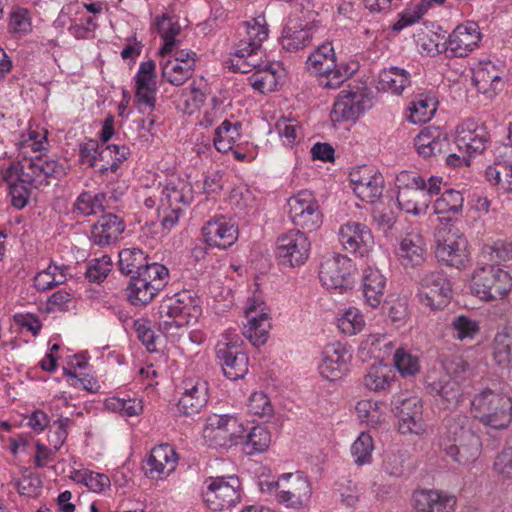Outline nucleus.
<instances>
[{
	"mask_svg": "<svg viewBox=\"0 0 512 512\" xmlns=\"http://www.w3.org/2000/svg\"><path fill=\"white\" fill-rule=\"evenodd\" d=\"M397 202L401 209L413 215L427 211L431 197L440 192L442 178L431 176L425 180L414 172L403 171L397 176Z\"/></svg>",
	"mask_w": 512,
	"mask_h": 512,
	"instance_id": "3",
	"label": "nucleus"
},
{
	"mask_svg": "<svg viewBox=\"0 0 512 512\" xmlns=\"http://www.w3.org/2000/svg\"><path fill=\"white\" fill-rule=\"evenodd\" d=\"M204 485L203 499L211 510L230 508L240 501V481L237 477H209Z\"/></svg>",
	"mask_w": 512,
	"mask_h": 512,
	"instance_id": "13",
	"label": "nucleus"
},
{
	"mask_svg": "<svg viewBox=\"0 0 512 512\" xmlns=\"http://www.w3.org/2000/svg\"><path fill=\"white\" fill-rule=\"evenodd\" d=\"M47 131L40 133L37 130L30 129L27 134L22 135L19 142L20 149L26 153L29 149L33 152H41L46 149Z\"/></svg>",
	"mask_w": 512,
	"mask_h": 512,
	"instance_id": "62",
	"label": "nucleus"
},
{
	"mask_svg": "<svg viewBox=\"0 0 512 512\" xmlns=\"http://www.w3.org/2000/svg\"><path fill=\"white\" fill-rule=\"evenodd\" d=\"M216 354L223 372L230 380H238L248 373L249 359L243 341L235 332H225L216 345Z\"/></svg>",
	"mask_w": 512,
	"mask_h": 512,
	"instance_id": "8",
	"label": "nucleus"
},
{
	"mask_svg": "<svg viewBox=\"0 0 512 512\" xmlns=\"http://www.w3.org/2000/svg\"><path fill=\"white\" fill-rule=\"evenodd\" d=\"M289 216L294 225L314 231L322 224V213L314 195L303 190L288 200Z\"/></svg>",
	"mask_w": 512,
	"mask_h": 512,
	"instance_id": "15",
	"label": "nucleus"
},
{
	"mask_svg": "<svg viewBox=\"0 0 512 512\" xmlns=\"http://www.w3.org/2000/svg\"><path fill=\"white\" fill-rule=\"evenodd\" d=\"M71 479L77 484L86 486L95 493H100L110 487V479L107 475L88 469L74 470L71 474Z\"/></svg>",
	"mask_w": 512,
	"mask_h": 512,
	"instance_id": "47",
	"label": "nucleus"
},
{
	"mask_svg": "<svg viewBox=\"0 0 512 512\" xmlns=\"http://www.w3.org/2000/svg\"><path fill=\"white\" fill-rule=\"evenodd\" d=\"M338 236L346 251L361 257L367 256L374 246L371 230L365 224L357 221H348L341 225Z\"/></svg>",
	"mask_w": 512,
	"mask_h": 512,
	"instance_id": "20",
	"label": "nucleus"
},
{
	"mask_svg": "<svg viewBox=\"0 0 512 512\" xmlns=\"http://www.w3.org/2000/svg\"><path fill=\"white\" fill-rule=\"evenodd\" d=\"M106 407L109 410L119 412L126 416H137L143 411L142 400L140 399H122L112 397L106 400Z\"/></svg>",
	"mask_w": 512,
	"mask_h": 512,
	"instance_id": "60",
	"label": "nucleus"
},
{
	"mask_svg": "<svg viewBox=\"0 0 512 512\" xmlns=\"http://www.w3.org/2000/svg\"><path fill=\"white\" fill-rule=\"evenodd\" d=\"M169 270L162 264L152 263L139 275H133L128 287V298L133 305H146L168 283Z\"/></svg>",
	"mask_w": 512,
	"mask_h": 512,
	"instance_id": "7",
	"label": "nucleus"
},
{
	"mask_svg": "<svg viewBox=\"0 0 512 512\" xmlns=\"http://www.w3.org/2000/svg\"><path fill=\"white\" fill-rule=\"evenodd\" d=\"M386 278L374 267H367L363 272L362 288L365 302L371 308H377L383 299Z\"/></svg>",
	"mask_w": 512,
	"mask_h": 512,
	"instance_id": "38",
	"label": "nucleus"
},
{
	"mask_svg": "<svg viewBox=\"0 0 512 512\" xmlns=\"http://www.w3.org/2000/svg\"><path fill=\"white\" fill-rule=\"evenodd\" d=\"M36 158L38 162L36 169L40 173L43 185L49 183L48 178L59 179L66 174V161L43 159L39 156Z\"/></svg>",
	"mask_w": 512,
	"mask_h": 512,
	"instance_id": "59",
	"label": "nucleus"
},
{
	"mask_svg": "<svg viewBox=\"0 0 512 512\" xmlns=\"http://www.w3.org/2000/svg\"><path fill=\"white\" fill-rule=\"evenodd\" d=\"M159 314L162 318H194L201 315V307L190 295L182 294L176 298L164 300L159 306Z\"/></svg>",
	"mask_w": 512,
	"mask_h": 512,
	"instance_id": "33",
	"label": "nucleus"
},
{
	"mask_svg": "<svg viewBox=\"0 0 512 512\" xmlns=\"http://www.w3.org/2000/svg\"><path fill=\"white\" fill-rule=\"evenodd\" d=\"M66 273L63 267L50 264L34 277V286L39 291H47L56 285L64 283Z\"/></svg>",
	"mask_w": 512,
	"mask_h": 512,
	"instance_id": "54",
	"label": "nucleus"
},
{
	"mask_svg": "<svg viewBox=\"0 0 512 512\" xmlns=\"http://www.w3.org/2000/svg\"><path fill=\"white\" fill-rule=\"evenodd\" d=\"M193 198L192 185L183 179H175L164 186L161 204L172 210L173 213H180L183 207L191 204Z\"/></svg>",
	"mask_w": 512,
	"mask_h": 512,
	"instance_id": "31",
	"label": "nucleus"
},
{
	"mask_svg": "<svg viewBox=\"0 0 512 512\" xmlns=\"http://www.w3.org/2000/svg\"><path fill=\"white\" fill-rule=\"evenodd\" d=\"M471 411L484 426L505 429L512 422V398L498 390L484 389L473 397Z\"/></svg>",
	"mask_w": 512,
	"mask_h": 512,
	"instance_id": "4",
	"label": "nucleus"
},
{
	"mask_svg": "<svg viewBox=\"0 0 512 512\" xmlns=\"http://www.w3.org/2000/svg\"><path fill=\"white\" fill-rule=\"evenodd\" d=\"M124 230V222L118 216L106 214L92 226L91 240L99 246L110 245L119 238Z\"/></svg>",
	"mask_w": 512,
	"mask_h": 512,
	"instance_id": "34",
	"label": "nucleus"
},
{
	"mask_svg": "<svg viewBox=\"0 0 512 512\" xmlns=\"http://www.w3.org/2000/svg\"><path fill=\"white\" fill-rule=\"evenodd\" d=\"M449 142L446 134L437 127H426L415 138L414 145L423 157L435 156L447 148Z\"/></svg>",
	"mask_w": 512,
	"mask_h": 512,
	"instance_id": "37",
	"label": "nucleus"
},
{
	"mask_svg": "<svg viewBox=\"0 0 512 512\" xmlns=\"http://www.w3.org/2000/svg\"><path fill=\"white\" fill-rule=\"evenodd\" d=\"M395 410L398 431L401 434L421 437L428 433V425L423 418V406L418 397H398Z\"/></svg>",
	"mask_w": 512,
	"mask_h": 512,
	"instance_id": "17",
	"label": "nucleus"
},
{
	"mask_svg": "<svg viewBox=\"0 0 512 512\" xmlns=\"http://www.w3.org/2000/svg\"><path fill=\"white\" fill-rule=\"evenodd\" d=\"M399 263L406 269L422 265L426 259V243L421 232L413 229L407 232L399 242L396 251Z\"/></svg>",
	"mask_w": 512,
	"mask_h": 512,
	"instance_id": "26",
	"label": "nucleus"
},
{
	"mask_svg": "<svg viewBox=\"0 0 512 512\" xmlns=\"http://www.w3.org/2000/svg\"><path fill=\"white\" fill-rule=\"evenodd\" d=\"M155 69L154 61L142 62L135 76V98L139 105L150 110L155 107L158 90Z\"/></svg>",
	"mask_w": 512,
	"mask_h": 512,
	"instance_id": "28",
	"label": "nucleus"
},
{
	"mask_svg": "<svg viewBox=\"0 0 512 512\" xmlns=\"http://www.w3.org/2000/svg\"><path fill=\"white\" fill-rule=\"evenodd\" d=\"M349 179L354 194L362 201L373 204L381 197L384 179L375 169L357 166L349 173Z\"/></svg>",
	"mask_w": 512,
	"mask_h": 512,
	"instance_id": "18",
	"label": "nucleus"
},
{
	"mask_svg": "<svg viewBox=\"0 0 512 512\" xmlns=\"http://www.w3.org/2000/svg\"><path fill=\"white\" fill-rule=\"evenodd\" d=\"M308 70L318 76L319 84L328 90L338 89L354 72L346 64H338L332 43L325 42L307 59Z\"/></svg>",
	"mask_w": 512,
	"mask_h": 512,
	"instance_id": "5",
	"label": "nucleus"
},
{
	"mask_svg": "<svg viewBox=\"0 0 512 512\" xmlns=\"http://www.w3.org/2000/svg\"><path fill=\"white\" fill-rule=\"evenodd\" d=\"M310 242L300 230H290L280 235L276 242V256L288 267H299L309 258Z\"/></svg>",
	"mask_w": 512,
	"mask_h": 512,
	"instance_id": "16",
	"label": "nucleus"
},
{
	"mask_svg": "<svg viewBox=\"0 0 512 512\" xmlns=\"http://www.w3.org/2000/svg\"><path fill=\"white\" fill-rule=\"evenodd\" d=\"M106 195L104 193L92 194L90 192L82 193L74 204L75 211L83 216H89L102 212Z\"/></svg>",
	"mask_w": 512,
	"mask_h": 512,
	"instance_id": "57",
	"label": "nucleus"
},
{
	"mask_svg": "<svg viewBox=\"0 0 512 512\" xmlns=\"http://www.w3.org/2000/svg\"><path fill=\"white\" fill-rule=\"evenodd\" d=\"M438 261L457 269L464 268L470 260L468 241L457 229L440 228L435 233Z\"/></svg>",
	"mask_w": 512,
	"mask_h": 512,
	"instance_id": "11",
	"label": "nucleus"
},
{
	"mask_svg": "<svg viewBox=\"0 0 512 512\" xmlns=\"http://www.w3.org/2000/svg\"><path fill=\"white\" fill-rule=\"evenodd\" d=\"M31 27L29 11L23 7H13L9 13V29L14 33L27 32Z\"/></svg>",
	"mask_w": 512,
	"mask_h": 512,
	"instance_id": "64",
	"label": "nucleus"
},
{
	"mask_svg": "<svg viewBox=\"0 0 512 512\" xmlns=\"http://www.w3.org/2000/svg\"><path fill=\"white\" fill-rule=\"evenodd\" d=\"M317 31V24L312 22L290 23L282 32V47L289 52L306 48L312 42Z\"/></svg>",
	"mask_w": 512,
	"mask_h": 512,
	"instance_id": "32",
	"label": "nucleus"
},
{
	"mask_svg": "<svg viewBox=\"0 0 512 512\" xmlns=\"http://www.w3.org/2000/svg\"><path fill=\"white\" fill-rule=\"evenodd\" d=\"M471 288L481 299H502L512 288V278L496 265H485L474 271Z\"/></svg>",
	"mask_w": 512,
	"mask_h": 512,
	"instance_id": "10",
	"label": "nucleus"
},
{
	"mask_svg": "<svg viewBox=\"0 0 512 512\" xmlns=\"http://www.w3.org/2000/svg\"><path fill=\"white\" fill-rule=\"evenodd\" d=\"M351 360L352 354L345 345L339 342L328 344L322 351L319 373L329 381H337L348 373Z\"/></svg>",
	"mask_w": 512,
	"mask_h": 512,
	"instance_id": "19",
	"label": "nucleus"
},
{
	"mask_svg": "<svg viewBox=\"0 0 512 512\" xmlns=\"http://www.w3.org/2000/svg\"><path fill=\"white\" fill-rule=\"evenodd\" d=\"M160 66L162 78L173 86L183 85L192 77L195 70V67L178 63L167 57L162 58Z\"/></svg>",
	"mask_w": 512,
	"mask_h": 512,
	"instance_id": "43",
	"label": "nucleus"
},
{
	"mask_svg": "<svg viewBox=\"0 0 512 512\" xmlns=\"http://www.w3.org/2000/svg\"><path fill=\"white\" fill-rule=\"evenodd\" d=\"M177 412L190 417L199 414L209 401V384L200 376H187L178 386Z\"/></svg>",
	"mask_w": 512,
	"mask_h": 512,
	"instance_id": "12",
	"label": "nucleus"
},
{
	"mask_svg": "<svg viewBox=\"0 0 512 512\" xmlns=\"http://www.w3.org/2000/svg\"><path fill=\"white\" fill-rule=\"evenodd\" d=\"M440 448L452 462L467 467L480 457L482 440L471 429L466 415L453 414L444 420Z\"/></svg>",
	"mask_w": 512,
	"mask_h": 512,
	"instance_id": "2",
	"label": "nucleus"
},
{
	"mask_svg": "<svg viewBox=\"0 0 512 512\" xmlns=\"http://www.w3.org/2000/svg\"><path fill=\"white\" fill-rule=\"evenodd\" d=\"M248 412L254 416L269 421L274 416V406L269 396L263 391H254L248 397Z\"/></svg>",
	"mask_w": 512,
	"mask_h": 512,
	"instance_id": "53",
	"label": "nucleus"
},
{
	"mask_svg": "<svg viewBox=\"0 0 512 512\" xmlns=\"http://www.w3.org/2000/svg\"><path fill=\"white\" fill-rule=\"evenodd\" d=\"M351 261L341 254L325 257L320 265L319 279L328 289L343 290L348 286Z\"/></svg>",
	"mask_w": 512,
	"mask_h": 512,
	"instance_id": "25",
	"label": "nucleus"
},
{
	"mask_svg": "<svg viewBox=\"0 0 512 512\" xmlns=\"http://www.w3.org/2000/svg\"><path fill=\"white\" fill-rule=\"evenodd\" d=\"M355 411L361 423L375 428L386 421L388 407L383 401L362 399L357 402Z\"/></svg>",
	"mask_w": 512,
	"mask_h": 512,
	"instance_id": "39",
	"label": "nucleus"
},
{
	"mask_svg": "<svg viewBox=\"0 0 512 512\" xmlns=\"http://www.w3.org/2000/svg\"><path fill=\"white\" fill-rule=\"evenodd\" d=\"M464 198L459 191L449 189L436 199L433 205L437 215H455L461 212Z\"/></svg>",
	"mask_w": 512,
	"mask_h": 512,
	"instance_id": "50",
	"label": "nucleus"
},
{
	"mask_svg": "<svg viewBox=\"0 0 512 512\" xmlns=\"http://www.w3.org/2000/svg\"><path fill=\"white\" fill-rule=\"evenodd\" d=\"M177 463L178 456L172 446L158 445L147 460V474L151 479H164L176 469Z\"/></svg>",
	"mask_w": 512,
	"mask_h": 512,
	"instance_id": "29",
	"label": "nucleus"
},
{
	"mask_svg": "<svg viewBox=\"0 0 512 512\" xmlns=\"http://www.w3.org/2000/svg\"><path fill=\"white\" fill-rule=\"evenodd\" d=\"M278 489L275 500L286 508L296 510L308 507L313 494L310 479L301 471L279 475Z\"/></svg>",
	"mask_w": 512,
	"mask_h": 512,
	"instance_id": "9",
	"label": "nucleus"
},
{
	"mask_svg": "<svg viewBox=\"0 0 512 512\" xmlns=\"http://www.w3.org/2000/svg\"><path fill=\"white\" fill-rule=\"evenodd\" d=\"M371 107L370 98L360 90H343L339 93L331 113L335 122L355 121Z\"/></svg>",
	"mask_w": 512,
	"mask_h": 512,
	"instance_id": "23",
	"label": "nucleus"
},
{
	"mask_svg": "<svg viewBox=\"0 0 512 512\" xmlns=\"http://www.w3.org/2000/svg\"><path fill=\"white\" fill-rule=\"evenodd\" d=\"M37 158H25L22 162L9 165L4 178L11 185L16 186L17 182L39 187L43 185L40 173L36 169Z\"/></svg>",
	"mask_w": 512,
	"mask_h": 512,
	"instance_id": "35",
	"label": "nucleus"
},
{
	"mask_svg": "<svg viewBox=\"0 0 512 512\" xmlns=\"http://www.w3.org/2000/svg\"><path fill=\"white\" fill-rule=\"evenodd\" d=\"M239 129V123L232 124L228 120H224L215 131V148L222 153L230 151L236 140L240 137Z\"/></svg>",
	"mask_w": 512,
	"mask_h": 512,
	"instance_id": "49",
	"label": "nucleus"
},
{
	"mask_svg": "<svg viewBox=\"0 0 512 512\" xmlns=\"http://www.w3.org/2000/svg\"><path fill=\"white\" fill-rule=\"evenodd\" d=\"M482 39L479 25L465 21L457 25L446 40V50L454 57H466L478 48Z\"/></svg>",
	"mask_w": 512,
	"mask_h": 512,
	"instance_id": "21",
	"label": "nucleus"
},
{
	"mask_svg": "<svg viewBox=\"0 0 512 512\" xmlns=\"http://www.w3.org/2000/svg\"><path fill=\"white\" fill-rule=\"evenodd\" d=\"M245 428L232 414L208 415L202 430L205 443L212 448H230L244 439Z\"/></svg>",
	"mask_w": 512,
	"mask_h": 512,
	"instance_id": "6",
	"label": "nucleus"
},
{
	"mask_svg": "<svg viewBox=\"0 0 512 512\" xmlns=\"http://www.w3.org/2000/svg\"><path fill=\"white\" fill-rule=\"evenodd\" d=\"M246 34L237 43L232 54L231 66L241 73H253L248 77L250 85L262 94L276 90L279 83V66L263 61L262 43L268 38V27L263 15L245 23Z\"/></svg>",
	"mask_w": 512,
	"mask_h": 512,
	"instance_id": "1",
	"label": "nucleus"
},
{
	"mask_svg": "<svg viewBox=\"0 0 512 512\" xmlns=\"http://www.w3.org/2000/svg\"><path fill=\"white\" fill-rule=\"evenodd\" d=\"M417 43L421 50L429 56H435L442 51V37L431 30L424 31L418 35Z\"/></svg>",
	"mask_w": 512,
	"mask_h": 512,
	"instance_id": "63",
	"label": "nucleus"
},
{
	"mask_svg": "<svg viewBox=\"0 0 512 512\" xmlns=\"http://www.w3.org/2000/svg\"><path fill=\"white\" fill-rule=\"evenodd\" d=\"M457 499L454 495L434 489L416 490L412 505L417 512H454Z\"/></svg>",
	"mask_w": 512,
	"mask_h": 512,
	"instance_id": "27",
	"label": "nucleus"
},
{
	"mask_svg": "<svg viewBox=\"0 0 512 512\" xmlns=\"http://www.w3.org/2000/svg\"><path fill=\"white\" fill-rule=\"evenodd\" d=\"M205 241L222 249L232 246L238 239V227L231 219L224 217L209 221L203 227Z\"/></svg>",
	"mask_w": 512,
	"mask_h": 512,
	"instance_id": "30",
	"label": "nucleus"
},
{
	"mask_svg": "<svg viewBox=\"0 0 512 512\" xmlns=\"http://www.w3.org/2000/svg\"><path fill=\"white\" fill-rule=\"evenodd\" d=\"M374 441L367 432H361L350 447V453L357 466L368 465L372 462Z\"/></svg>",
	"mask_w": 512,
	"mask_h": 512,
	"instance_id": "48",
	"label": "nucleus"
},
{
	"mask_svg": "<svg viewBox=\"0 0 512 512\" xmlns=\"http://www.w3.org/2000/svg\"><path fill=\"white\" fill-rule=\"evenodd\" d=\"M410 74L405 69L391 66L384 68L378 75L377 88L395 95H401L410 86Z\"/></svg>",
	"mask_w": 512,
	"mask_h": 512,
	"instance_id": "40",
	"label": "nucleus"
},
{
	"mask_svg": "<svg viewBox=\"0 0 512 512\" xmlns=\"http://www.w3.org/2000/svg\"><path fill=\"white\" fill-rule=\"evenodd\" d=\"M270 322H244L242 334L256 347L264 345L270 336Z\"/></svg>",
	"mask_w": 512,
	"mask_h": 512,
	"instance_id": "58",
	"label": "nucleus"
},
{
	"mask_svg": "<svg viewBox=\"0 0 512 512\" xmlns=\"http://www.w3.org/2000/svg\"><path fill=\"white\" fill-rule=\"evenodd\" d=\"M451 283L443 272L427 271L418 282V295L423 305L431 310L443 309L450 301Z\"/></svg>",
	"mask_w": 512,
	"mask_h": 512,
	"instance_id": "14",
	"label": "nucleus"
},
{
	"mask_svg": "<svg viewBox=\"0 0 512 512\" xmlns=\"http://www.w3.org/2000/svg\"><path fill=\"white\" fill-rule=\"evenodd\" d=\"M272 441L270 431L263 426H255L246 437L244 449L248 455L265 452Z\"/></svg>",
	"mask_w": 512,
	"mask_h": 512,
	"instance_id": "52",
	"label": "nucleus"
},
{
	"mask_svg": "<svg viewBox=\"0 0 512 512\" xmlns=\"http://www.w3.org/2000/svg\"><path fill=\"white\" fill-rule=\"evenodd\" d=\"M488 182L504 192H512V165L507 162H495L485 170Z\"/></svg>",
	"mask_w": 512,
	"mask_h": 512,
	"instance_id": "46",
	"label": "nucleus"
},
{
	"mask_svg": "<svg viewBox=\"0 0 512 512\" xmlns=\"http://www.w3.org/2000/svg\"><path fill=\"white\" fill-rule=\"evenodd\" d=\"M395 367L401 375H414L420 369L417 356L410 354L404 349H398L394 355Z\"/></svg>",
	"mask_w": 512,
	"mask_h": 512,
	"instance_id": "61",
	"label": "nucleus"
},
{
	"mask_svg": "<svg viewBox=\"0 0 512 512\" xmlns=\"http://www.w3.org/2000/svg\"><path fill=\"white\" fill-rule=\"evenodd\" d=\"M455 141L459 150L472 156L485 151L490 135L483 123L468 119L457 127Z\"/></svg>",
	"mask_w": 512,
	"mask_h": 512,
	"instance_id": "24",
	"label": "nucleus"
},
{
	"mask_svg": "<svg viewBox=\"0 0 512 512\" xmlns=\"http://www.w3.org/2000/svg\"><path fill=\"white\" fill-rule=\"evenodd\" d=\"M433 393L440 396L445 402L446 407L455 406L462 401L461 385L451 379V376H445L444 379L429 383Z\"/></svg>",
	"mask_w": 512,
	"mask_h": 512,
	"instance_id": "44",
	"label": "nucleus"
},
{
	"mask_svg": "<svg viewBox=\"0 0 512 512\" xmlns=\"http://www.w3.org/2000/svg\"><path fill=\"white\" fill-rule=\"evenodd\" d=\"M482 255L488 261L497 265L512 260V241L497 239L482 247Z\"/></svg>",
	"mask_w": 512,
	"mask_h": 512,
	"instance_id": "51",
	"label": "nucleus"
},
{
	"mask_svg": "<svg viewBox=\"0 0 512 512\" xmlns=\"http://www.w3.org/2000/svg\"><path fill=\"white\" fill-rule=\"evenodd\" d=\"M150 265L147 263L143 251L139 248H127L119 253V268L123 274L131 275V277L139 275V272Z\"/></svg>",
	"mask_w": 512,
	"mask_h": 512,
	"instance_id": "45",
	"label": "nucleus"
},
{
	"mask_svg": "<svg viewBox=\"0 0 512 512\" xmlns=\"http://www.w3.org/2000/svg\"><path fill=\"white\" fill-rule=\"evenodd\" d=\"M472 82L479 93L493 98L500 90L501 77L492 63H478L472 69Z\"/></svg>",
	"mask_w": 512,
	"mask_h": 512,
	"instance_id": "36",
	"label": "nucleus"
},
{
	"mask_svg": "<svg viewBox=\"0 0 512 512\" xmlns=\"http://www.w3.org/2000/svg\"><path fill=\"white\" fill-rule=\"evenodd\" d=\"M395 377V372L390 365L377 363L369 367L363 378V384L370 391L381 392L391 387Z\"/></svg>",
	"mask_w": 512,
	"mask_h": 512,
	"instance_id": "41",
	"label": "nucleus"
},
{
	"mask_svg": "<svg viewBox=\"0 0 512 512\" xmlns=\"http://www.w3.org/2000/svg\"><path fill=\"white\" fill-rule=\"evenodd\" d=\"M152 29L160 34L164 42L158 54H166L172 51L173 46L179 43L176 36L180 33L181 27L177 21H173L167 14L155 17Z\"/></svg>",
	"mask_w": 512,
	"mask_h": 512,
	"instance_id": "42",
	"label": "nucleus"
},
{
	"mask_svg": "<svg viewBox=\"0 0 512 512\" xmlns=\"http://www.w3.org/2000/svg\"><path fill=\"white\" fill-rule=\"evenodd\" d=\"M492 355L499 366L512 367V337L507 333H498L493 341Z\"/></svg>",
	"mask_w": 512,
	"mask_h": 512,
	"instance_id": "55",
	"label": "nucleus"
},
{
	"mask_svg": "<svg viewBox=\"0 0 512 512\" xmlns=\"http://www.w3.org/2000/svg\"><path fill=\"white\" fill-rule=\"evenodd\" d=\"M409 111L408 120L414 124H422L432 118L436 107L432 99L420 96L411 103Z\"/></svg>",
	"mask_w": 512,
	"mask_h": 512,
	"instance_id": "56",
	"label": "nucleus"
},
{
	"mask_svg": "<svg viewBox=\"0 0 512 512\" xmlns=\"http://www.w3.org/2000/svg\"><path fill=\"white\" fill-rule=\"evenodd\" d=\"M99 144L97 140L88 139L84 143L80 145L79 154L80 160L82 164H85L89 167H93L96 163L98 156L101 160H107L109 157L111 158L113 154L115 158L108 165H102L100 168V172L102 174L111 171L116 172L123 162L126 159L128 154V148L125 146L119 145H108L101 152H98Z\"/></svg>",
	"mask_w": 512,
	"mask_h": 512,
	"instance_id": "22",
	"label": "nucleus"
}]
</instances>
